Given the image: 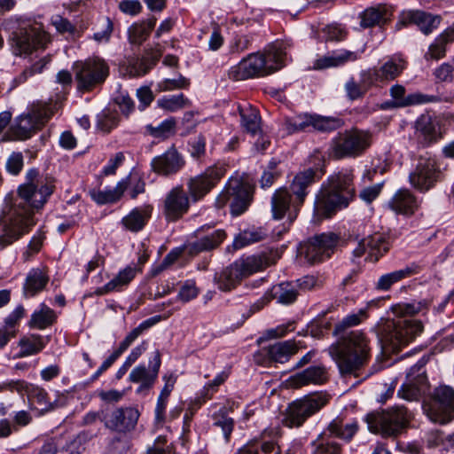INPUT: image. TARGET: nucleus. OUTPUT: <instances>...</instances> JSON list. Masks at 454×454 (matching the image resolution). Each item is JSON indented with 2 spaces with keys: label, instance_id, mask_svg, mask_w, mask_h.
Here are the masks:
<instances>
[{
  "label": "nucleus",
  "instance_id": "4be33fe9",
  "mask_svg": "<svg viewBox=\"0 0 454 454\" xmlns=\"http://www.w3.org/2000/svg\"><path fill=\"white\" fill-rule=\"evenodd\" d=\"M190 196L181 186L174 187L167 194L163 214L168 222H176L186 214L190 207Z\"/></svg>",
  "mask_w": 454,
  "mask_h": 454
},
{
  "label": "nucleus",
  "instance_id": "603ef678",
  "mask_svg": "<svg viewBox=\"0 0 454 454\" xmlns=\"http://www.w3.org/2000/svg\"><path fill=\"white\" fill-rule=\"evenodd\" d=\"M416 131L424 137L426 144L437 141L439 138L436 125L428 115H421L415 123Z\"/></svg>",
  "mask_w": 454,
  "mask_h": 454
},
{
  "label": "nucleus",
  "instance_id": "4d7b16f0",
  "mask_svg": "<svg viewBox=\"0 0 454 454\" xmlns=\"http://www.w3.org/2000/svg\"><path fill=\"white\" fill-rule=\"evenodd\" d=\"M20 356H28L43 350L45 347L44 339L41 335L32 334L20 340Z\"/></svg>",
  "mask_w": 454,
  "mask_h": 454
},
{
  "label": "nucleus",
  "instance_id": "c85d7f7f",
  "mask_svg": "<svg viewBox=\"0 0 454 454\" xmlns=\"http://www.w3.org/2000/svg\"><path fill=\"white\" fill-rule=\"evenodd\" d=\"M390 244L387 239L381 233H374L363 239L357 247L354 249L353 254L356 257H360L365 253L374 261H378L380 256L387 253Z\"/></svg>",
  "mask_w": 454,
  "mask_h": 454
},
{
  "label": "nucleus",
  "instance_id": "09e8293b",
  "mask_svg": "<svg viewBox=\"0 0 454 454\" xmlns=\"http://www.w3.org/2000/svg\"><path fill=\"white\" fill-rule=\"evenodd\" d=\"M271 295L278 303L291 304L298 297L297 286L291 282H282L272 287Z\"/></svg>",
  "mask_w": 454,
  "mask_h": 454
},
{
  "label": "nucleus",
  "instance_id": "9d476101",
  "mask_svg": "<svg viewBox=\"0 0 454 454\" xmlns=\"http://www.w3.org/2000/svg\"><path fill=\"white\" fill-rule=\"evenodd\" d=\"M254 187L238 178L231 179L215 200L217 207L230 205L232 215L243 214L249 207L253 197Z\"/></svg>",
  "mask_w": 454,
  "mask_h": 454
},
{
  "label": "nucleus",
  "instance_id": "473e14b6",
  "mask_svg": "<svg viewBox=\"0 0 454 454\" xmlns=\"http://www.w3.org/2000/svg\"><path fill=\"white\" fill-rule=\"evenodd\" d=\"M237 111L240 117V128L243 131L255 136L262 132V118L259 110L248 103L239 104Z\"/></svg>",
  "mask_w": 454,
  "mask_h": 454
},
{
  "label": "nucleus",
  "instance_id": "a878e982",
  "mask_svg": "<svg viewBox=\"0 0 454 454\" xmlns=\"http://www.w3.org/2000/svg\"><path fill=\"white\" fill-rule=\"evenodd\" d=\"M406 90L401 84H395L390 87L389 93L393 99L391 105L394 107L403 108L411 106L437 103L441 101L436 95H428L422 92H414L405 96Z\"/></svg>",
  "mask_w": 454,
  "mask_h": 454
},
{
  "label": "nucleus",
  "instance_id": "3c124183",
  "mask_svg": "<svg viewBox=\"0 0 454 454\" xmlns=\"http://www.w3.org/2000/svg\"><path fill=\"white\" fill-rule=\"evenodd\" d=\"M368 307L360 309L357 312L350 313L344 317L341 321L334 325L333 334L339 336L344 333H348V328L356 326L364 321L367 317Z\"/></svg>",
  "mask_w": 454,
  "mask_h": 454
},
{
  "label": "nucleus",
  "instance_id": "9b49d317",
  "mask_svg": "<svg viewBox=\"0 0 454 454\" xmlns=\"http://www.w3.org/2000/svg\"><path fill=\"white\" fill-rule=\"evenodd\" d=\"M12 48L16 55H29L33 51L44 49L51 37L41 24H34L18 28L12 33Z\"/></svg>",
  "mask_w": 454,
  "mask_h": 454
},
{
  "label": "nucleus",
  "instance_id": "ea45409f",
  "mask_svg": "<svg viewBox=\"0 0 454 454\" xmlns=\"http://www.w3.org/2000/svg\"><path fill=\"white\" fill-rule=\"evenodd\" d=\"M135 276L136 269L131 266H128L121 270L116 277L105 286L98 287L94 293L96 295L101 296L111 292L121 291L124 286L129 284Z\"/></svg>",
  "mask_w": 454,
  "mask_h": 454
},
{
  "label": "nucleus",
  "instance_id": "0eeeda50",
  "mask_svg": "<svg viewBox=\"0 0 454 454\" xmlns=\"http://www.w3.org/2000/svg\"><path fill=\"white\" fill-rule=\"evenodd\" d=\"M372 145L369 131L353 129L338 133L331 141L329 156L334 160L356 158Z\"/></svg>",
  "mask_w": 454,
  "mask_h": 454
},
{
  "label": "nucleus",
  "instance_id": "1a4fd4ad",
  "mask_svg": "<svg viewBox=\"0 0 454 454\" xmlns=\"http://www.w3.org/2000/svg\"><path fill=\"white\" fill-rule=\"evenodd\" d=\"M329 402V395L324 393L308 395L297 399L287 406L281 423L283 426L294 428L301 427L312 415L320 411Z\"/></svg>",
  "mask_w": 454,
  "mask_h": 454
},
{
  "label": "nucleus",
  "instance_id": "338daca9",
  "mask_svg": "<svg viewBox=\"0 0 454 454\" xmlns=\"http://www.w3.org/2000/svg\"><path fill=\"white\" fill-rule=\"evenodd\" d=\"M434 75L438 82L454 83V58L436 67Z\"/></svg>",
  "mask_w": 454,
  "mask_h": 454
},
{
  "label": "nucleus",
  "instance_id": "8fccbe9b",
  "mask_svg": "<svg viewBox=\"0 0 454 454\" xmlns=\"http://www.w3.org/2000/svg\"><path fill=\"white\" fill-rule=\"evenodd\" d=\"M237 454H279V448L273 441L254 440L240 448Z\"/></svg>",
  "mask_w": 454,
  "mask_h": 454
},
{
  "label": "nucleus",
  "instance_id": "bf43d9fd",
  "mask_svg": "<svg viewBox=\"0 0 454 454\" xmlns=\"http://www.w3.org/2000/svg\"><path fill=\"white\" fill-rule=\"evenodd\" d=\"M176 121L174 117L168 118L158 126L148 125L146 127L151 136L156 138H168L175 134Z\"/></svg>",
  "mask_w": 454,
  "mask_h": 454
},
{
  "label": "nucleus",
  "instance_id": "864d4df0",
  "mask_svg": "<svg viewBox=\"0 0 454 454\" xmlns=\"http://www.w3.org/2000/svg\"><path fill=\"white\" fill-rule=\"evenodd\" d=\"M267 236L266 231L262 228H250L241 231L233 241L235 249H240L252 243H255L264 239Z\"/></svg>",
  "mask_w": 454,
  "mask_h": 454
},
{
  "label": "nucleus",
  "instance_id": "13d9d810",
  "mask_svg": "<svg viewBox=\"0 0 454 454\" xmlns=\"http://www.w3.org/2000/svg\"><path fill=\"white\" fill-rule=\"evenodd\" d=\"M313 450L311 454H340L341 446L331 440L324 438L323 434H319L316 440L311 442Z\"/></svg>",
  "mask_w": 454,
  "mask_h": 454
},
{
  "label": "nucleus",
  "instance_id": "052dcab7",
  "mask_svg": "<svg viewBox=\"0 0 454 454\" xmlns=\"http://www.w3.org/2000/svg\"><path fill=\"white\" fill-rule=\"evenodd\" d=\"M119 183H123L125 191H128L131 199H136L138 194L144 193L145 190V181L137 173L129 174Z\"/></svg>",
  "mask_w": 454,
  "mask_h": 454
},
{
  "label": "nucleus",
  "instance_id": "6e6d98bb",
  "mask_svg": "<svg viewBox=\"0 0 454 454\" xmlns=\"http://www.w3.org/2000/svg\"><path fill=\"white\" fill-rule=\"evenodd\" d=\"M120 122L119 114L111 109H104L97 115V129L107 134L115 129Z\"/></svg>",
  "mask_w": 454,
  "mask_h": 454
},
{
  "label": "nucleus",
  "instance_id": "393cba45",
  "mask_svg": "<svg viewBox=\"0 0 454 454\" xmlns=\"http://www.w3.org/2000/svg\"><path fill=\"white\" fill-rule=\"evenodd\" d=\"M185 165L183 155L175 146L169 147L162 154L154 157L151 161L153 171L161 176H172L179 172Z\"/></svg>",
  "mask_w": 454,
  "mask_h": 454
},
{
  "label": "nucleus",
  "instance_id": "dca6fc26",
  "mask_svg": "<svg viewBox=\"0 0 454 454\" xmlns=\"http://www.w3.org/2000/svg\"><path fill=\"white\" fill-rule=\"evenodd\" d=\"M225 171L223 166L215 164L189 178L186 186L191 201L196 203L201 200L219 183Z\"/></svg>",
  "mask_w": 454,
  "mask_h": 454
},
{
  "label": "nucleus",
  "instance_id": "a18cd8bd",
  "mask_svg": "<svg viewBox=\"0 0 454 454\" xmlns=\"http://www.w3.org/2000/svg\"><path fill=\"white\" fill-rule=\"evenodd\" d=\"M123 183H117L114 188H109L104 191L90 190V198L99 205L111 204L118 201L125 192Z\"/></svg>",
  "mask_w": 454,
  "mask_h": 454
},
{
  "label": "nucleus",
  "instance_id": "39448f33",
  "mask_svg": "<svg viewBox=\"0 0 454 454\" xmlns=\"http://www.w3.org/2000/svg\"><path fill=\"white\" fill-rule=\"evenodd\" d=\"M375 331L384 346L397 352L422 333L423 325L411 317L381 319L376 325Z\"/></svg>",
  "mask_w": 454,
  "mask_h": 454
},
{
  "label": "nucleus",
  "instance_id": "5701e85b",
  "mask_svg": "<svg viewBox=\"0 0 454 454\" xmlns=\"http://www.w3.org/2000/svg\"><path fill=\"white\" fill-rule=\"evenodd\" d=\"M425 362L419 360L414 364L407 373L406 382L402 385L398 390V395L405 400H416L422 391L427 382V376L423 367Z\"/></svg>",
  "mask_w": 454,
  "mask_h": 454
},
{
  "label": "nucleus",
  "instance_id": "6e6552de",
  "mask_svg": "<svg viewBox=\"0 0 454 454\" xmlns=\"http://www.w3.org/2000/svg\"><path fill=\"white\" fill-rule=\"evenodd\" d=\"M368 428L372 433L383 437H395L409 422L408 411L404 407H395L387 411H376L365 417Z\"/></svg>",
  "mask_w": 454,
  "mask_h": 454
},
{
  "label": "nucleus",
  "instance_id": "0e129e2a",
  "mask_svg": "<svg viewBox=\"0 0 454 454\" xmlns=\"http://www.w3.org/2000/svg\"><path fill=\"white\" fill-rule=\"evenodd\" d=\"M229 377V372L223 371L218 373L213 380L207 382L200 393L202 402H206L212 398L213 395L218 390V387L222 385Z\"/></svg>",
  "mask_w": 454,
  "mask_h": 454
},
{
  "label": "nucleus",
  "instance_id": "79ce46f5",
  "mask_svg": "<svg viewBox=\"0 0 454 454\" xmlns=\"http://www.w3.org/2000/svg\"><path fill=\"white\" fill-rule=\"evenodd\" d=\"M49 281L48 277L40 269H32L27 275L23 285V293L26 297H33L41 292Z\"/></svg>",
  "mask_w": 454,
  "mask_h": 454
},
{
  "label": "nucleus",
  "instance_id": "e2e57ef3",
  "mask_svg": "<svg viewBox=\"0 0 454 454\" xmlns=\"http://www.w3.org/2000/svg\"><path fill=\"white\" fill-rule=\"evenodd\" d=\"M187 102L188 99L184 98L183 93H180L177 95L164 96L157 100V105L159 107L168 112H176L183 108Z\"/></svg>",
  "mask_w": 454,
  "mask_h": 454
},
{
  "label": "nucleus",
  "instance_id": "aec40b11",
  "mask_svg": "<svg viewBox=\"0 0 454 454\" xmlns=\"http://www.w3.org/2000/svg\"><path fill=\"white\" fill-rule=\"evenodd\" d=\"M160 317L155 316L143 321L138 326L129 332L123 340L120 343L119 348L114 350L99 366L96 372L92 375L91 380H97L105 371L110 368L113 364L129 348V347L146 330L160 322Z\"/></svg>",
  "mask_w": 454,
  "mask_h": 454
},
{
  "label": "nucleus",
  "instance_id": "f257e3e1",
  "mask_svg": "<svg viewBox=\"0 0 454 454\" xmlns=\"http://www.w3.org/2000/svg\"><path fill=\"white\" fill-rule=\"evenodd\" d=\"M54 179L40 176L39 171L31 168L27 172L26 182L18 188V197L10 205L8 215L0 234V247L4 248L20 239L35 224L34 209H40L53 193Z\"/></svg>",
  "mask_w": 454,
  "mask_h": 454
},
{
  "label": "nucleus",
  "instance_id": "c03bdc74",
  "mask_svg": "<svg viewBox=\"0 0 454 454\" xmlns=\"http://www.w3.org/2000/svg\"><path fill=\"white\" fill-rule=\"evenodd\" d=\"M162 55L160 49H150L146 51V56L141 60H137L130 66V74L133 76L145 75L156 63Z\"/></svg>",
  "mask_w": 454,
  "mask_h": 454
},
{
  "label": "nucleus",
  "instance_id": "a19ab883",
  "mask_svg": "<svg viewBox=\"0 0 454 454\" xmlns=\"http://www.w3.org/2000/svg\"><path fill=\"white\" fill-rule=\"evenodd\" d=\"M157 19L153 16L147 20L132 24L128 29V39L131 44L141 45L147 40L156 25Z\"/></svg>",
  "mask_w": 454,
  "mask_h": 454
},
{
  "label": "nucleus",
  "instance_id": "69168bd1",
  "mask_svg": "<svg viewBox=\"0 0 454 454\" xmlns=\"http://www.w3.org/2000/svg\"><path fill=\"white\" fill-rule=\"evenodd\" d=\"M214 426L221 428L223 436L226 441H229L230 435L231 434L234 427V420L226 416L223 410H220L213 416Z\"/></svg>",
  "mask_w": 454,
  "mask_h": 454
},
{
  "label": "nucleus",
  "instance_id": "4c0bfd02",
  "mask_svg": "<svg viewBox=\"0 0 454 454\" xmlns=\"http://www.w3.org/2000/svg\"><path fill=\"white\" fill-rule=\"evenodd\" d=\"M152 207L145 206L133 208L121 219V224L125 230L131 232H138L144 229L151 217Z\"/></svg>",
  "mask_w": 454,
  "mask_h": 454
},
{
  "label": "nucleus",
  "instance_id": "e433bc0d",
  "mask_svg": "<svg viewBox=\"0 0 454 454\" xmlns=\"http://www.w3.org/2000/svg\"><path fill=\"white\" fill-rule=\"evenodd\" d=\"M298 344L292 340L277 341L264 348L265 354L271 362L284 364L299 350Z\"/></svg>",
  "mask_w": 454,
  "mask_h": 454
},
{
  "label": "nucleus",
  "instance_id": "58836bf2",
  "mask_svg": "<svg viewBox=\"0 0 454 454\" xmlns=\"http://www.w3.org/2000/svg\"><path fill=\"white\" fill-rule=\"evenodd\" d=\"M454 42V27H448L429 45L424 58L426 60H439L446 55V46Z\"/></svg>",
  "mask_w": 454,
  "mask_h": 454
},
{
  "label": "nucleus",
  "instance_id": "f8f14e48",
  "mask_svg": "<svg viewBox=\"0 0 454 454\" xmlns=\"http://www.w3.org/2000/svg\"><path fill=\"white\" fill-rule=\"evenodd\" d=\"M427 417L435 423L446 424L454 419V388L439 386L433 394L431 401L423 405Z\"/></svg>",
  "mask_w": 454,
  "mask_h": 454
},
{
  "label": "nucleus",
  "instance_id": "b1692460",
  "mask_svg": "<svg viewBox=\"0 0 454 454\" xmlns=\"http://www.w3.org/2000/svg\"><path fill=\"white\" fill-rule=\"evenodd\" d=\"M294 197L288 189H278L271 197V212L274 219H282L287 215L289 223H293L297 217L301 206L294 207Z\"/></svg>",
  "mask_w": 454,
  "mask_h": 454
},
{
  "label": "nucleus",
  "instance_id": "37998d69",
  "mask_svg": "<svg viewBox=\"0 0 454 454\" xmlns=\"http://www.w3.org/2000/svg\"><path fill=\"white\" fill-rule=\"evenodd\" d=\"M407 67V61L399 56L388 59L381 67H378L381 80L384 82L394 81Z\"/></svg>",
  "mask_w": 454,
  "mask_h": 454
},
{
  "label": "nucleus",
  "instance_id": "2eb2a0df",
  "mask_svg": "<svg viewBox=\"0 0 454 454\" xmlns=\"http://www.w3.org/2000/svg\"><path fill=\"white\" fill-rule=\"evenodd\" d=\"M139 417L140 412L135 407L106 408L103 411L102 423L111 432L127 434L135 430Z\"/></svg>",
  "mask_w": 454,
  "mask_h": 454
},
{
  "label": "nucleus",
  "instance_id": "4468645a",
  "mask_svg": "<svg viewBox=\"0 0 454 454\" xmlns=\"http://www.w3.org/2000/svg\"><path fill=\"white\" fill-rule=\"evenodd\" d=\"M441 171L435 159L420 156L415 168L410 172L408 181L419 192H427L440 181Z\"/></svg>",
  "mask_w": 454,
  "mask_h": 454
},
{
  "label": "nucleus",
  "instance_id": "a211bd4d",
  "mask_svg": "<svg viewBox=\"0 0 454 454\" xmlns=\"http://www.w3.org/2000/svg\"><path fill=\"white\" fill-rule=\"evenodd\" d=\"M53 114V110L50 106H43L31 114L19 117L11 131L15 139L26 140L43 125Z\"/></svg>",
  "mask_w": 454,
  "mask_h": 454
},
{
  "label": "nucleus",
  "instance_id": "5fc2aeb1",
  "mask_svg": "<svg viewBox=\"0 0 454 454\" xmlns=\"http://www.w3.org/2000/svg\"><path fill=\"white\" fill-rule=\"evenodd\" d=\"M55 320L56 314L54 310L45 304H41L40 309L32 314L29 324L32 327L44 329L52 325Z\"/></svg>",
  "mask_w": 454,
  "mask_h": 454
},
{
  "label": "nucleus",
  "instance_id": "f3484780",
  "mask_svg": "<svg viewBox=\"0 0 454 454\" xmlns=\"http://www.w3.org/2000/svg\"><path fill=\"white\" fill-rule=\"evenodd\" d=\"M338 240L339 237L333 232L315 235L301 245V254L309 263L323 262L333 254Z\"/></svg>",
  "mask_w": 454,
  "mask_h": 454
},
{
  "label": "nucleus",
  "instance_id": "7c9ffc66",
  "mask_svg": "<svg viewBox=\"0 0 454 454\" xmlns=\"http://www.w3.org/2000/svg\"><path fill=\"white\" fill-rule=\"evenodd\" d=\"M328 380L327 370L324 365H313L295 373L289 379V383L294 387H301L307 385H321Z\"/></svg>",
  "mask_w": 454,
  "mask_h": 454
},
{
  "label": "nucleus",
  "instance_id": "7ed1b4c3",
  "mask_svg": "<svg viewBox=\"0 0 454 454\" xmlns=\"http://www.w3.org/2000/svg\"><path fill=\"white\" fill-rule=\"evenodd\" d=\"M352 170L344 169L328 177L322 184L314 201V218H331L337 211L347 207L355 197Z\"/></svg>",
  "mask_w": 454,
  "mask_h": 454
},
{
  "label": "nucleus",
  "instance_id": "72a5a7b5",
  "mask_svg": "<svg viewBox=\"0 0 454 454\" xmlns=\"http://www.w3.org/2000/svg\"><path fill=\"white\" fill-rule=\"evenodd\" d=\"M316 180V171L308 168L298 173L289 187L290 193L294 197V207L302 206L308 194L307 189Z\"/></svg>",
  "mask_w": 454,
  "mask_h": 454
},
{
  "label": "nucleus",
  "instance_id": "20e7f679",
  "mask_svg": "<svg viewBox=\"0 0 454 454\" xmlns=\"http://www.w3.org/2000/svg\"><path fill=\"white\" fill-rule=\"evenodd\" d=\"M286 52L283 43L269 45L263 52L248 54L228 72L230 79L244 81L273 74L284 67Z\"/></svg>",
  "mask_w": 454,
  "mask_h": 454
},
{
  "label": "nucleus",
  "instance_id": "680f3d73",
  "mask_svg": "<svg viewBox=\"0 0 454 454\" xmlns=\"http://www.w3.org/2000/svg\"><path fill=\"white\" fill-rule=\"evenodd\" d=\"M27 398L35 401L39 405L43 406L44 411L54 409V404L49 400L47 391L40 386L32 384L28 388Z\"/></svg>",
  "mask_w": 454,
  "mask_h": 454
},
{
  "label": "nucleus",
  "instance_id": "774afa93",
  "mask_svg": "<svg viewBox=\"0 0 454 454\" xmlns=\"http://www.w3.org/2000/svg\"><path fill=\"white\" fill-rule=\"evenodd\" d=\"M360 82L367 91L372 87L383 83L377 67L362 71L360 73Z\"/></svg>",
  "mask_w": 454,
  "mask_h": 454
},
{
  "label": "nucleus",
  "instance_id": "6ab92c4d",
  "mask_svg": "<svg viewBox=\"0 0 454 454\" xmlns=\"http://www.w3.org/2000/svg\"><path fill=\"white\" fill-rule=\"evenodd\" d=\"M441 20V16L421 10H404L398 16L395 28L401 30L410 25H416L424 35H428L439 27Z\"/></svg>",
  "mask_w": 454,
  "mask_h": 454
},
{
  "label": "nucleus",
  "instance_id": "c9c22d12",
  "mask_svg": "<svg viewBox=\"0 0 454 454\" xmlns=\"http://www.w3.org/2000/svg\"><path fill=\"white\" fill-rule=\"evenodd\" d=\"M226 238L223 230H215L211 234L206 235L196 241L189 242L184 249L188 254L193 256L200 253L216 248Z\"/></svg>",
  "mask_w": 454,
  "mask_h": 454
},
{
  "label": "nucleus",
  "instance_id": "423d86ee",
  "mask_svg": "<svg viewBox=\"0 0 454 454\" xmlns=\"http://www.w3.org/2000/svg\"><path fill=\"white\" fill-rule=\"evenodd\" d=\"M265 260L257 255L235 261L231 265L216 272L214 283L223 292H230L240 284L243 278L263 270L266 267Z\"/></svg>",
  "mask_w": 454,
  "mask_h": 454
},
{
  "label": "nucleus",
  "instance_id": "de8ad7c7",
  "mask_svg": "<svg viewBox=\"0 0 454 454\" xmlns=\"http://www.w3.org/2000/svg\"><path fill=\"white\" fill-rule=\"evenodd\" d=\"M358 430L356 422L343 424L342 419H335L327 427V432L331 436L338 437L349 442Z\"/></svg>",
  "mask_w": 454,
  "mask_h": 454
},
{
  "label": "nucleus",
  "instance_id": "f03ea898",
  "mask_svg": "<svg viewBox=\"0 0 454 454\" xmlns=\"http://www.w3.org/2000/svg\"><path fill=\"white\" fill-rule=\"evenodd\" d=\"M328 347V354L335 362L341 376H359L372 358L371 340L362 331L352 330L336 336Z\"/></svg>",
  "mask_w": 454,
  "mask_h": 454
},
{
  "label": "nucleus",
  "instance_id": "c756f323",
  "mask_svg": "<svg viewBox=\"0 0 454 454\" xmlns=\"http://www.w3.org/2000/svg\"><path fill=\"white\" fill-rule=\"evenodd\" d=\"M422 267L419 264L411 262L403 269L381 275L375 282L374 287L377 291H389L395 284L411 278V276L417 275L420 273Z\"/></svg>",
  "mask_w": 454,
  "mask_h": 454
},
{
  "label": "nucleus",
  "instance_id": "bb28decb",
  "mask_svg": "<svg viewBox=\"0 0 454 454\" xmlns=\"http://www.w3.org/2000/svg\"><path fill=\"white\" fill-rule=\"evenodd\" d=\"M364 51V48L356 51L339 49L327 55L319 57L313 63V69L324 70L333 67H343L348 63L358 60Z\"/></svg>",
  "mask_w": 454,
  "mask_h": 454
},
{
  "label": "nucleus",
  "instance_id": "f704fd0d",
  "mask_svg": "<svg viewBox=\"0 0 454 454\" xmlns=\"http://www.w3.org/2000/svg\"><path fill=\"white\" fill-rule=\"evenodd\" d=\"M392 14L391 8L387 4L370 6L360 13V26L364 28L383 26L390 20Z\"/></svg>",
  "mask_w": 454,
  "mask_h": 454
},
{
  "label": "nucleus",
  "instance_id": "cd10ccee",
  "mask_svg": "<svg viewBox=\"0 0 454 454\" xmlns=\"http://www.w3.org/2000/svg\"><path fill=\"white\" fill-rule=\"evenodd\" d=\"M301 131H305L310 128L314 130L322 132H330L340 129L343 121L340 118L326 117L318 114H301L296 115Z\"/></svg>",
  "mask_w": 454,
  "mask_h": 454
},
{
  "label": "nucleus",
  "instance_id": "412c9836",
  "mask_svg": "<svg viewBox=\"0 0 454 454\" xmlns=\"http://www.w3.org/2000/svg\"><path fill=\"white\" fill-rule=\"evenodd\" d=\"M160 364V353L159 350H156L153 357L149 360L148 368L145 364H139L132 369L129 375V380L133 383H140L137 390V392L148 390L153 387L158 378Z\"/></svg>",
  "mask_w": 454,
  "mask_h": 454
},
{
  "label": "nucleus",
  "instance_id": "49530a36",
  "mask_svg": "<svg viewBox=\"0 0 454 454\" xmlns=\"http://www.w3.org/2000/svg\"><path fill=\"white\" fill-rule=\"evenodd\" d=\"M348 31L345 26L332 23L324 26L317 32L319 40L325 43H340L346 40Z\"/></svg>",
  "mask_w": 454,
  "mask_h": 454
},
{
  "label": "nucleus",
  "instance_id": "ddd939ff",
  "mask_svg": "<svg viewBox=\"0 0 454 454\" xmlns=\"http://www.w3.org/2000/svg\"><path fill=\"white\" fill-rule=\"evenodd\" d=\"M73 70L78 89L83 90H90L104 82L109 74L108 66L100 59L77 61L74 64Z\"/></svg>",
  "mask_w": 454,
  "mask_h": 454
},
{
  "label": "nucleus",
  "instance_id": "2f4dec72",
  "mask_svg": "<svg viewBox=\"0 0 454 454\" xmlns=\"http://www.w3.org/2000/svg\"><path fill=\"white\" fill-rule=\"evenodd\" d=\"M396 214L411 215L419 207L416 196L408 189H399L387 202Z\"/></svg>",
  "mask_w": 454,
  "mask_h": 454
}]
</instances>
